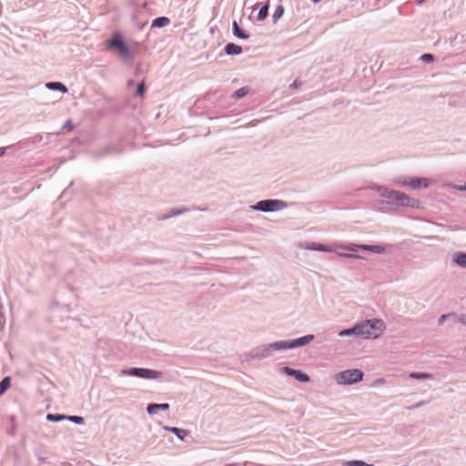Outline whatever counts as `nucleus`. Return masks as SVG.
I'll list each match as a JSON object with an SVG mask.
<instances>
[{
    "label": "nucleus",
    "instance_id": "ddd939ff",
    "mask_svg": "<svg viewBox=\"0 0 466 466\" xmlns=\"http://www.w3.org/2000/svg\"><path fill=\"white\" fill-rule=\"evenodd\" d=\"M163 430L167 431H170L174 433L177 439L180 441H184L186 437L189 434V431L184 429H179L177 427H171V426H163Z\"/></svg>",
    "mask_w": 466,
    "mask_h": 466
},
{
    "label": "nucleus",
    "instance_id": "a878e982",
    "mask_svg": "<svg viewBox=\"0 0 466 466\" xmlns=\"http://www.w3.org/2000/svg\"><path fill=\"white\" fill-rule=\"evenodd\" d=\"M410 177H406V176L398 177L393 179V183H394V185L400 186V187H409Z\"/></svg>",
    "mask_w": 466,
    "mask_h": 466
},
{
    "label": "nucleus",
    "instance_id": "39448f33",
    "mask_svg": "<svg viewBox=\"0 0 466 466\" xmlns=\"http://www.w3.org/2000/svg\"><path fill=\"white\" fill-rule=\"evenodd\" d=\"M123 374L132 376V377H137L145 380H157L161 378L162 372L151 369L147 368H130L127 370H123Z\"/></svg>",
    "mask_w": 466,
    "mask_h": 466
},
{
    "label": "nucleus",
    "instance_id": "4c0bfd02",
    "mask_svg": "<svg viewBox=\"0 0 466 466\" xmlns=\"http://www.w3.org/2000/svg\"><path fill=\"white\" fill-rule=\"evenodd\" d=\"M358 248H360V250L370 251L371 245L359 244Z\"/></svg>",
    "mask_w": 466,
    "mask_h": 466
},
{
    "label": "nucleus",
    "instance_id": "58836bf2",
    "mask_svg": "<svg viewBox=\"0 0 466 466\" xmlns=\"http://www.w3.org/2000/svg\"><path fill=\"white\" fill-rule=\"evenodd\" d=\"M73 128V124L71 120H67L65 125L63 126V129H69L71 130Z\"/></svg>",
    "mask_w": 466,
    "mask_h": 466
},
{
    "label": "nucleus",
    "instance_id": "f8f14e48",
    "mask_svg": "<svg viewBox=\"0 0 466 466\" xmlns=\"http://www.w3.org/2000/svg\"><path fill=\"white\" fill-rule=\"evenodd\" d=\"M301 247L304 248L305 249L322 252H331L332 250L331 248H329V246L315 242H306L303 245H301Z\"/></svg>",
    "mask_w": 466,
    "mask_h": 466
},
{
    "label": "nucleus",
    "instance_id": "37998d69",
    "mask_svg": "<svg viewBox=\"0 0 466 466\" xmlns=\"http://www.w3.org/2000/svg\"><path fill=\"white\" fill-rule=\"evenodd\" d=\"M460 321L466 325V315H462L460 319Z\"/></svg>",
    "mask_w": 466,
    "mask_h": 466
},
{
    "label": "nucleus",
    "instance_id": "9d476101",
    "mask_svg": "<svg viewBox=\"0 0 466 466\" xmlns=\"http://www.w3.org/2000/svg\"><path fill=\"white\" fill-rule=\"evenodd\" d=\"M430 186L429 179L425 177H410L409 181V187L418 190L420 188H427Z\"/></svg>",
    "mask_w": 466,
    "mask_h": 466
},
{
    "label": "nucleus",
    "instance_id": "a211bd4d",
    "mask_svg": "<svg viewBox=\"0 0 466 466\" xmlns=\"http://www.w3.org/2000/svg\"><path fill=\"white\" fill-rule=\"evenodd\" d=\"M189 209L188 208H171L167 214L164 215L163 217L159 218V219H162V220H165V219H168L170 218H173V217H176V216H179V215H182V214H185L187 212H188Z\"/></svg>",
    "mask_w": 466,
    "mask_h": 466
},
{
    "label": "nucleus",
    "instance_id": "5701e85b",
    "mask_svg": "<svg viewBox=\"0 0 466 466\" xmlns=\"http://www.w3.org/2000/svg\"><path fill=\"white\" fill-rule=\"evenodd\" d=\"M409 377L414 380H427L431 379L433 376L427 372H410Z\"/></svg>",
    "mask_w": 466,
    "mask_h": 466
},
{
    "label": "nucleus",
    "instance_id": "dca6fc26",
    "mask_svg": "<svg viewBox=\"0 0 466 466\" xmlns=\"http://www.w3.org/2000/svg\"><path fill=\"white\" fill-rule=\"evenodd\" d=\"M232 33L233 35L240 39H248L249 34H248L245 30H243L239 25L237 23V21H233L232 23Z\"/></svg>",
    "mask_w": 466,
    "mask_h": 466
},
{
    "label": "nucleus",
    "instance_id": "72a5a7b5",
    "mask_svg": "<svg viewBox=\"0 0 466 466\" xmlns=\"http://www.w3.org/2000/svg\"><path fill=\"white\" fill-rule=\"evenodd\" d=\"M370 252L375 254H382L385 252V248L380 245H371Z\"/></svg>",
    "mask_w": 466,
    "mask_h": 466
},
{
    "label": "nucleus",
    "instance_id": "2eb2a0df",
    "mask_svg": "<svg viewBox=\"0 0 466 466\" xmlns=\"http://www.w3.org/2000/svg\"><path fill=\"white\" fill-rule=\"evenodd\" d=\"M169 407L168 403H149L147 407V411L148 414L153 415L157 410H167Z\"/></svg>",
    "mask_w": 466,
    "mask_h": 466
},
{
    "label": "nucleus",
    "instance_id": "cd10ccee",
    "mask_svg": "<svg viewBox=\"0 0 466 466\" xmlns=\"http://www.w3.org/2000/svg\"><path fill=\"white\" fill-rule=\"evenodd\" d=\"M284 14V7L283 5H279L276 7L274 14L272 15V22L275 24L277 23L283 15Z\"/></svg>",
    "mask_w": 466,
    "mask_h": 466
},
{
    "label": "nucleus",
    "instance_id": "6e6552de",
    "mask_svg": "<svg viewBox=\"0 0 466 466\" xmlns=\"http://www.w3.org/2000/svg\"><path fill=\"white\" fill-rule=\"evenodd\" d=\"M366 321H369L368 328H369V332L372 333L371 339L378 338L383 332V330L386 329L385 323L382 319H366Z\"/></svg>",
    "mask_w": 466,
    "mask_h": 466
},
{
    "label": "nucleus",
    "instance_id": "2f4dec72",
    "mask_svg": "<svg viewBox=\"0 0 466 466\" xmlns=\"http://www.w3.org/2000/svg\"><path fill=\"white\" fill-rule=\"evenodd\" d=\"M359 244H350L341 246V248L350 251L349 253L358 252L360 248H358Z\"/></svg>",
    "mask_w": 466,
    "mask_h": 466
},
{
    "label": "nucleus",
    "instance_id": "7c9ffc66",
    "mask_svg": "<svg viewBox=\"0 0 466 466\" xmlns=\"http://www.w3.org/2000/svg\"><path fill=\"white\" fill-rule=\"evenodd\" d=\"M346 466H371L370 464L366 463L363 461L360 460H353V461H348L345 463Z\"/></svg>",
    "mask_w": 466,
    "mask_h": 466
},
{
    "label": "nucleus",
    "instance_id": "a18cd8bd",
    "mask_svg": "<svg viewBox=\"0 0 466 466\" xmlns=\"http://www.w3.org/2000/svg\"><path fill=\"white\" fill-rule=\"evenodd\" d=\"M110 152H112V149H111L110 147H107L105 148L104 154L110 153Z\"/></svg>",
    "mask_w": 466,
    "mask_h": 466
},
{
    "label": "nucleus",
    "instance_id": "09e8293b",
    "mask_svg": "<svg viewBox=\"0 0 466 466\" xmlns=\"http://www.w3.org/2000/svg\"><path fill=\"white\" fill-rule=\"evenodd\" d=\"M313 3L317 4L319 2H320L321 0H311Z\"/></svg>",
    "mask_w": 466,
    "mask_h": 466
},
{
    "label": "nucleus",
    "instance_id": "bb28decb",
    "mask_svg": "<svg viewBox=\"0 0 466 466\" xmlns=\"http://www.w3.org/2000/svg\"><path fill=\"white\" fill-rule=\"evenodd\" d=\"M11 386V378L10 377H5L0 381V395L5 393Z\"/></svg>",
    "mask_w": 466,
    "mask_h": 466
},
{
    "label": "nucleus",
    "instance_id": "393cba45",
    "mask_svg": "<svg viewBox=\"0 0 466 466\" xmlns=\"http://www.w3.org/2000/svg\"><path fill=\"white\" fill-rule=\"evenodd\" d=\"M248 92H249V87L243 86L234 92V94L232 95V98L240 99V98L244 97L245 96H247L248 94Z\"/></svg>",
    "mask_w": 466,
    "mask_h": 466
},
{
    "label": "nucleus",
    "instance_id": "4be33fe9",
    "mask_svg": "<svg viewBox=\"0 0 466 466\" xmlns=\"http://www.w3.org/2000/svg\"><path fill=\"white\" fill-rule=\"evenodd\" d=\"M268 9H269V5L268 3H266L265 5H263L259 11H258V21H264L268 15Z\"/></svg>",
    "mask_w": 466,
    "mask_h": 466
},
{
    "label": "nucleus",
    "instance_id": "c85d7f7f",
    "mask_svg": "<svg viewBox=\"0 0 466 466\" xmlns=\"http://www.w3.org/2000/svg\"><path fill=\"white\" fill-rule=\"evenodd\" d=\"M350 335L356 336L355 325L353 327L350 328V329H342L339 333V337H346V336H350Z\"/></svg>",
    "mask_w": 466,
    "mask_h": 466
},
{
    "label": "nucleus",
    "instance_id": "79ce46f5",
    "mask_svg": "<svg viewBox=\"0 0 466 466\" xmlns=\"http://www.w3.org/2000/svg\"><path fill=\"white\" fill-rule=\"evenodd\" d=\"M456 188L460 191H466V183L464 185L458 186Z\"/></svg>",
    "mask_w": 466,
    "mask_h": 466
},
{
    "label": "nucleus",
    "instance_id": "de8ad7c7",
    "mask_svg": "<svg viewBox=\"0 0 466 466\" xmlns=\"http://www.w3.org/2000/svg\"><path fill=\"white\" fill-rule=\"evenodd\" d=\"M38 460L41 461H45V458L43 456H38Z\"/></svg>",
    "mask_w": 466,
    "mask_h": 466
},
{
    "label": "nucleus",
    "instance_id": "f704fd0d",
    "mask_svg": "<svg viewBox=\"0 0 466 466\" xmlns=\"http://www.w3.org/2000/svg\"><path fill=\"white\" fill-rule=\"evenodd\" d=\"M146 85L144 82H141L137 86V96H142L146 92Z\"/></svg>",
    "mask_w": 466,
    "mask_h": 466
},
{
    "label": "nucleus",
    "instance_id": "412c9836",
    "mask_svg": "<svg viewBox=\"0 0 466 466\" xmlns=\"http://www.w3.org/2000/svg\"><path fill=\"white\" fill-rule=\"evenodd\" d=\"M169 23H170V19L168 17L159 16L153 20L151 26L161 28V27H164V26L169 25Z\"/></svg>",
    "mask_w": 466,
    "mask_h": 466
},
{
    "label": "nucleus",
    "instance_id": "f03ea898",
    "mask_svg": "<svg viewBox=\"0 0 466 466\" xmlns=\"http://www.w3.org/2000/svg\"><path fill=\"white\" fill-rule=\"evenodd\" d=\"M106 46L107 48H116L118 51L120 57L124 59L133 61L135 58L130 48L125 43L122 35L119 33H115L113 36L107 40Z\"/></svg>",
    "mask_w": 466,
    "mask_h": 466
},
{
    "label": "nucleus",
    "instance_id": "0eeeda50",
    "mask_svg": "<svg viewBox=\"0 0 466 466\" xmlns=\"http://www.w3.org/2000/svg\"><path fill=\"white\" fill-rule=\"evenodd\" d=\"M314 339V335L309 334L292 340H280L283 350L304 347Z\"/></svg>",
    "mask_w": 466,
    "mask_h": 466
},
{
    "label": "nucleus",
    "instance_id": "c756f323",
    "mask_svg": "<svg viewBox=\"0 0 466 466\" xmlns=\"http://www.w3.org/2000/svg\"><path fill=\"white\" fill-rule=\"evenodd\" d=\"M66 420L72 421L76 424H82L84 422V418L81 416H76V415H66Z\"/></svg>",
    "mask_w": 466,
    "mask_h": 466
},
{
    "label": "nucleus",
    "instance_id": "aec40b11",
    "mask_svg": "<svg viewBox=\"0 0 466 466\" xmlns=\"http://www.w3.org/2000/svg\"><path fill=\"white\" fill-rule=\"evenodd\" d=\"M452 260L459 267L466 268V253L465 252L455 253L453 255Z\"/></svg>",
    "mask_w": 466,
    "mask_h": 466
},
{
    "label": "nucleus",
    "instance_id": "c9c22d12",
    "mask_svg": "<svg viewBox=\"0 0 466 466\" xmlns=\"http://www.w3.org/2000/svg\"><path fill=\"white\" fill-rule=\"evenodd\" d=\"M339 256L344 257V258H359V259H362L363 258V257H361L360 255H357L354 252H352V253H340Z\"/></svg>",
    "mask_w": 466,
    "mask_h": 466
},
{
    "label": "nucleus",
    "instance_id": "c03bdc74",
    "mask_svg": "<svg viewBox=\"0 0 466 466\" xmlns=\"http://www.w3.org/2000/svg\"><path fill=\"white\" fill-rule=\"evenodd\" d=\"M5 153V147H0V157L4 156Z\"/></svg>",
    "mask_w": 466,
    "mask_h": 466
},
{
    "label": "nucleus",
    "instance_id": "6ab92c4d",
    "mask_svg": "<svg viewBox=\"0 0 466 466\" xmlns=\"http://www.w3.org/2000/svg\"><path fill=\"white\" fill-rule=\"evenodd\" d=\"M372 189L376 190L380 197L386 198L389 199H390L391 193H393L392 189H389L388 187H386L384 186L374 185L372 187Z\"/></svg>",
    "mask_w": 466,
    "mask_h": 466
},
{
    "label": "nucleus",
    "instance_id": "7ed1b4c3",
    "mask_svg": "<svg viewBox=\"0 0 466 466\" xmlns=\"http://www.w3.org/2000/svg\"><path fill=\"white\" fill-rule=\"evenodd\" d=\"M364 373L359 369L346 370L335 375V380L339 385H351L363 380Z\"/></svg>",
    "mask_w": 466,
    "mask_h": 466
},
{
    "label": "nucleus",
    "instance_id": "9b49d317",
    "mask_svg": "<svg viewBox=\"0 0 466 466\" xmlns=\"http://www.w3.org/2000/svg\"><path fill=\"white\" fill-rule=\"evenodd\" d=\"M369 321H362L355 325L356 337L371 339L372 333L369 332L368 328Z\"/></svg>",
    "mask_w": 466,
    "mask_h": 466
},
{
    "label": "nucleus",
    "instance_id": "a19ab883",
    "mask_svg": "<svg viewBox=\"0 0 466 466\" xmlns=\"http://www.w3.org/2000/svg\"><path fill=\"white\" fill-rule=\"evenodd\" d=\"M301 86V83L299 80H295L291 85L290 88H299Z\"/></svg>",
    "mask_w": 466,
    "mask_h": 466
},
{
    "label": "nucleus",
    "instance_id": "20e7f679",
    "mask_svg": "<svg viewBox=\"0 0 466 466\" xmlns=\"http://www.w3.org/2000/svg\"><path fill=\"white\" fill-rule=\"evenodd\" d=\"M288 203L280 199H264L250 206V209L261 212H274L284 209Z\"/></svg>",
    "mask_w": 466,
    "mask_h": 466
},
{
    "label": "nucleus",
    "instance_id": "423d86ee",
    "mask_svg": "<svg viewBox=\"0 0 466 466\" xmlns=\"http://www.w3.org/2000/svg\"><path fill=\"white\" fill-rule=\"evenodd\" d=\"M390 199L395 200L401 207L419 208L420 204L419 199L410 198L407 194L398 190H393Z\"/></svg>",
    "mask_w": 466,
    "mask_h": 466
},
{
    "label": "nucleus",
    "instance_id": "1a4fd4ad",
    "mask_svg": "<svg viewBox=\"0 0 466 466\" xmlns=\"http://www.w3.org/2000/svg\"><path fill=\"white\" fill-rule=\"evenodd\" d=\"M283 372L288 376L293 377L299 382H308L310 380L309 376L308 374L304 373L300 370H295V369H292L289 367H284Z\"/></svg>",
    "mask_w": 466,
    "mask_h": 466
},
{
    "label": "nucleus",
    "instance_id": "e433bc0d",
    "mask_svg": "<svg viewBox=\"0 0 466 466\" xmlns=\"http://www.w3.org/2000/svg\"><path fill=\"white\" fill-rule=\"evenodd\" d=\"M428 402L429 401H427V400H420V401H419V402H417V403H415V404H413L411 406L407 407V409H409V410H415V409H418V408L427 404Z\"/></svg>",
    "mask_w": 466,
    "mask_h": 466
},
{
    "label": "nucleus",
    "instance_id": "f3484780",
    "mask_svg": "<svg viewBox=\"0 0 466 466\" xmlns=\"http://www.w3.org/2000/svg\"><path fill=\"white\" fill-rule=\"evenodd\" d=\"M46 86L49 90L60 91L63 94H65V93H66L68 91V89L66 86V85H64L61 82H56V81L48 82V83L46 84Z\"/></svg>",
    "mask_w": 466,
    "mask_h": 466
},
{
    "label": "nucleus",
    "instance_id": "ea45409f",
    "mask_svg": "<svg viewBox=\"0 0 466 466\" xmlns=\"http://www.w3.org/2000/svg\"><path fill=\"white\" fill-rule=\"evenodd\" d=\"M450 315H441L439 319H438V324L439 325H442L445 321V319L449 317Z\"/></svg>",
    "mask_w": 466,
    "mask_h": 466
},
{
    "label": "nucleus",
    "instance_id": "f257e3e1",
    "mask_svg": "<svg viewBox=\"0 0 466 466\" xmlns=\"http://www.w3.org/2000/svg\"><path fill=\"white\" fill-rule=\"evenodd\" d=\"M281 342L280 340L264 344L258 347H256L252 349L246 356L247 360H264L267 358H269L272 355L273 351H281L283 350L282 347L280 346Z\"/></svg>",
    "mask_w": 466,
    "mask_h": 466
},
{
    "label": "nucleus",
    "instance_id": "473e14b6",
    "mask_svg": "<svg viewBox=\"0 0 466 466\" xmlns=\"http://www.w3.org/2000/svg\"><path fill=\"white\" fill-rule=\"evenodd\" d=\"M420 60L422 62L431 63L434 61V56L430 53H426L420 56Z\"/></svg>",
    "mask_w": 466,
    "mask_h": 466
},
{
    "label": "nucleus",
    "instance_id": "b1692460",
    "mask_svg": "<svg viewBox=\"0 0 466 466\" xmlns=\"http://www.w3.org/2000/svg\"><path fill=\"white\" fill-rule=\"evenodd\" d=\"M66 418V415L58 414V413H48L46 415V420L52 421V422H59V421L65 420Z\"/></svg>",
    "mask_w": 466,
    "mask_h": 466
},
{
    "label": "nucleus",
    "instance_id": "4468645a",
    "mask_svg": "<svg viewBox=\"0 0 466 466\" xmlns=\"http://www.w3.org/2000/svg\"><path fill=\"white\" fill-rule=\"evenodd\" d=\"M225 53L228 56H238L240 55L243 52V49L240 46L235 44V43H228L225 46Z\"/></svg>",
    "mask_w": 466,
    "mask_h": 466
},
{
    "label": "nucleus",
    "instance_id": "49530a36",
    "mask_svg": "<svg viewBox=\"0 0 466 466\" xmlns=\"http://www.w3.org/2000/svg\"><path fill=\"white\" fill-rule=\"evenodd\" d=\"M425 1H426V0H416V3H417L418 5H421V4H423Z\"/></svg>",
    "mask_w": 466,
    "mask_h": 466
}]
</instances>
